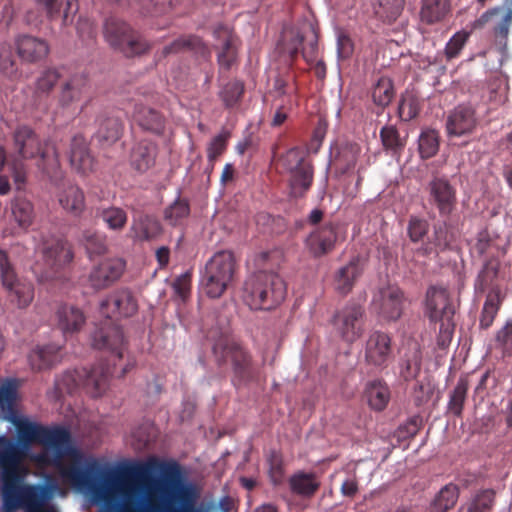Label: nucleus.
<instances>
[{"instance_id":"63","label":"nucleus","mask_w":512,"mask_h":512,"mask_svg":"<svg viewBox=\"0 0 512 512\" xmlns=\"http://www.w3.org/2000/svg\"><path fill=\"white\" fill-rule=\"evenodd\" d=\"M420 426L421 419L418 416H414L399 426L397 430L398 437L400 439L412 438L418 433Z\"/></svg>"},{"instance_id":"33","label":"nucleus","mask_w":512,"mask_h":512,"mask_svg":"<svg viewBox=\"0 0 512 512\" xmlns=\"http://www.w3.org/2000/svg\"><path fill=\"white\" fill-rule=\"evenodd\" d=\"M130 232L135 240L149 241L161 233V224L152 215L139 214L133 218Z\"/></svg>"},{"instance_id":"22","label":"nucleus","mask_w":512,"mask_h":512,"mask_svg":"<svg viewBox=\"0 0 512 512\" xmlns=\"http://www.w3.org/2000/svg\"><path fill=\"white\" fill-rule=\"evenodd\" d=\"M337 228V224L328 222L309 234L306 246L315 257H321L334 249L338 237Z\"/></svg>"},{"instance_id":"47","label":"nucleus","mask_w":512,"mask_h":512,"mask_svg":"<svg viewBox=\"0 0 512 512\" xmlns=\"http://www.w3.org/2000/svg\"><path fill=\"white\" fill-rule=\"evenodd\" d=\"M439 134L434 129L423 130L418 140V150L422 159L435 156L439 150Z\"/></svg>"},{"instance_id":"44","label":"nucleus","mask_w":512,"mask_h":512,"mask_svg":"<svg viewBox=\"0 0 512 512\" xmlns=\"http://www.w3.org/2000/svg\"><path fill=\"white\" fill-rule=\"evenodd\" d=\"M459 488L456 484L449 483L442 487L435 496L430 506V512H448L457 503Z\"/></svg>"},{"instance_id":"3","label":"nucleus","mask_w":512,"mask_h":512,"mask_svg":"<svg viewBox=\"0 0 512 512\" xmlns=\"http://www.w3.org/2000/svg\"><path fill=\"white\" fill-rule=\"evenodd\" d=\"M99 311L107 320L92 336L93 346L111 352L115 359H122L126 347L123 331L115 320L132 317L138 311V303L129 289H119L101 301Z\"/></svg>"},{"instance_id":"30","label":"nucleus","mask_w":512,"mask_h":512,"mask_svg":"<svg viewBox=\"0 0 512 512\" xmlns=\"http://www.w3.org/2000/svg\"><path fill=\"white\" fill-rule=\"evenodd\" d=\"M451 13L450 0H421L419 19L422 24L441 23Z\"/></svg>"},{"instance_id":"34","label":"nucleus","mask_w":512,"mask_h":512,"mask_svg":"<svg viewBox=\"0 0 512 512\" xmlns=\"http://www.w3.org/2000/svg\"><path fill=\"white\" fill-rule=\"evenodd\" d=\"M363 272L359 258H353L348 264L341 267L335 275V288L336 290L346 295L348 294L356 280L360 277Z\"/></svg>"},{"instance_id":"16","label":"nucleus","mask_w":512,"mask_h":512,"mask_svg":"<svg viewBox=\"0 0 512 512\" xmlns=\"http://www.w3.org/2000/svg\"><path fill=\"white\" fill-rule=\"evenodd\" d=\"M496 18V22L492 27V33L497 45L503 49L507 46L510 26L512 25V10L505 9L502 6L491 8L484 12L472 24V29L482 28L486 23Z\"/></svg>"},{"instance_id":"10","label":"nucleus","mask_w":512,"mask_h":512,"mask_svg":"<svg viewBox=\"0 0 512 512\" xmlns=\"http://www.w3.org/2000/svg\"><path fill=\"white\" fill-rule=\"evenodd\" d=\"M279 162L290 173L291 195L304 196L311 188L314 178L313 165L306 152L298 147L291 148L281 156Z\"/></svg>"},{"instance_id":"18","label":"nucleus","mask_w":512,"mask_h":512,"mask_svg":"<svg viewBox=\"0 0 512 512\" xmlns=\"http://www.w3.org/2000/svg\"><path fill=\"white\" fill-rule=\"evenodd\" d=\"M478 120L475 109L470 105L456 106L447 116L446 130L449 136L461 137L472 134Z\"/></svg>"},{"instance_id":"53","label":"nucleus","mask_w":512,"mask_h":512,"mask_svg":"<svg viewBox=\"0 0 512 512\" xmlns=\"http://www.w3.org/2000/svg\"><path fill=\"white\" fill-rule=\"evenodd\" d=\"M82 242L90 257L103 255L107 251L106 236L92 231H84Z\"/></svg>"},{"instance_id":"57","label":"nucleus","mask_w":512,"mask_h":512,"mask_svg":"<svg viewBox=\"0 0 512 512\" xmlns=\"http://www.w3.org/2000/svg\"><path fill=\"white\" fill-rule=\"evenodd\" d=\"M429 230V223L426 219L417 216H411L408 221L407 234L409 239L417 243L422 241Z\"/></svg>"},{"instance_id":"4","label":"nucleus","mask_w":512,"mask_h":512,"mask_svg":"<svg viewBox=\"0 0 512 512\" xmlns=\"http://www.w3.org/2000/svg\"><path fill=\"white\" fill-rule=\"evenodd\" d=\"M287 286L277 273L260 271L243 285L242 300L251 310H273L286 298Z\"/></svg>"},{"instance_id":"40","label":"nucleus","mask_w":512,"mask_h":512,"mask_svg":"<svg viewBox=\"0 0 512 512\" xmlns=\"http://www.w3.org/2000/svg\"><path fill=\"white\" fill-rule=\"evenodd\" d=\"M405 0H374L373 12L383 23L392 24L402 14Z\"/></svg>"},{"instance_id":"13","label":"nucleus","mask_w":512,"mask_h":512,"mask_svg":"<svg viewBox=\"0 0 512 512\" xmlns=\"http://www.w3.org/2000/svg\"><path fill=\"white\" fill-rule=\"evenodd\" d=\"M405 300L404 292L399 287L388 285L374 294L371 307L381 320L395 322L403 314Z\"/></svg>"},{"instance_id":"59","label":"nucleus","mask_w":512,"mask_h":512,"mask_svg":"<svg viewBox=\"0 0 512 512\" xmlns=\"http://www.w3.org/2000/svg\"><path fill=\"white\" fill-rule=\"evenodd\" d=\"M228 137V134H219L210 142L207 149V157L211 164V169H213L216 159L225 151Z\"/></svg>"},{"instance_id":"37","label":"nucleus","mask_w":512,"mask_h":512,"mask_svg":"<svg viewBox=\"0 0 512 512\" xmlns=\"http://www.w3.org/2000/svg\"><path fill=\"white\" fill-rule=\"evenodd\" d=\"M289 487L293 494L311 498L320 488V481L315 473L298 471L289 478Z\"/></svg>"},{"instance_id":"38","label":"nucleus","mask_w":512,"mask_h":512,"mask_svg":"<svg viewBox=\"0 0 512 512\" xmlns=\"http://www.w3.org/2000/svg\"><path fill=\"white\" fill-rule=\"evenodd\" d=\"M18 388L19 380L16 378H6L0 384V410L6 420L18 413L16 409Z\"/></svg>"},{"instance_id":"50","label":"nucleus","mask_w":512,"mask_h":512,"mask_svg":"<svg viewBox=\"0 0 512 512\" xmlns=\"http://www.w3.org/2000/svg\"><path fill=\"white\" fill-rule=\"evenodd\" d=\"M395 91L393 82L388 77H380L372 91V98L376 105L384 108L394 98Z\"/></svg>"},{"instance_id":"58","label":"nucleus","mask_w":512,"mask_h":512,"mask_svg":"<svg viewBox=\"0 0 512 512\" xmlns=\"http://www.w3.org/2000/svg\"><path fill=\"white\" fill-rule=\"evenodd\" d=\"M419 103L414 96L403 97L398 105V114L401 120L410 121L419 113Z\"/></svg>"},{"instance_id":"19","label":"nucleus","mask_w":512,"mask_h":512,"mask_svg":"<svg viewBox=\"0 0 512 512\" xmlns=\"http://www.w3.org/2000/svg\"><path fill=\"white\" fill-rule=\"evenodd\" d=\"M430 202L434 204L441 216H449L455 209L456 189L443 177H435L428 184Z\"/></svg>"},{"instance_id":"17","label":"nucleus","mask_w":512,"mask_h":512,"mask_svg":"<svg viewBox=\"0 0 512 512\" xmlns=\"http://www.w3.org/2000/svg\"><path fill=\"white\" fill-rule=\"evenodd\" d=\"M125 262L120 258H109L95 265L89 274V283L95 290L113 285L123 274Z\"/></svg>"},{"instance_id":"2","label":"nucleus","mask_w":512,"mask_h":512,"mask_svg":"<svg viewBox=\"0 0 512 512\" xmlns=\"http://www.w3.org/2000/svg\"><path fill=\"white\" fill-rule=\"evenodd\" d=\"M12 140L13 152L10 155H7L5 148L0 146V172L7 165L18 190L26 183L27 169L24 160L36 157L38 168L51 182L57 184L63 179L59 153L52 141H42L37 133L26 125L15 129Z\"/></svg>"},{"instance_id":"29","label":"nucleus","mask_w":512,"mask_h":512,"mask_svg":"<svg viewBox=\"0 0 512 512\" xmlns=\"http://www.w3.org/2000/svg\"><path fill=\"white\" fill-rule=\"evenodd\" d=\"M57 326L64 335L79 332L86 322L84 312L73 305H61L56 312Z\"/></svg>"},{"instance_id":"32","label":"nucleus","mask_w":512,"mask_h":512,"mask_svg":"<svg viewBox=\"0 0 512 512\" xmlns=\"http://www.w3.org/2000/svg\"><path fill=\"white\" fill-rule=\"evenodd\" d=\"M62 357L61 346L48 344L34 349L29 355V362L34 370H43L60 363Z\"/></svg>"},{"instance_id":"56","label":"nucleus","mask_w":512,"mask_h":512,"mask_svg":"<svg viewBox=\"0 0 512 512\" xmlns=\"http://www.w3.org/2000/svg\"><path fill=\"white\" fill-rule=\"evenodd\" d=\"M380 138L386 150L397 152L404 148V142L400 139L399 132L396 127L386 125L380 130Z\"/></svg>"},{"instance_id":"12","label":"nucleus","mask_w":512,"mask_h":512,"mask_svg":"<svg viewBox=\"0 0 512 512\" xmlns=\"http://www.w3.org/2000/svg\"><path fill=\"white\" fill-rule=\"evenodd\" d=\"M394 358L393 340L389 333L374 330L366 339L364 346V360L368 366L383 370L387 368Z\"/></svg>"},{"instance_id":"62","label":"nucleus","mask_w":512,"mask_h":512,"mask_svg":"<svg viewBox=\"0 0 512 512\" xmlns=\"http://www.w3.org/2000/svg\"><path fill=\"white\" fill-rule=\"evenodd\" d=\"M170 0H145L141 4V12L146 15L157 16L170 9Z\"/></svg>"},{"instance_id":"5","label":"nucleus","mask_w":512,"mask_h":512,"mask_svg":"<svg viewBox=\"0 0 512 512\" xmlns=\"http://www.w3.org/2000/svg\"><path fill=\"white\" fill-rule=\"evenodd\" d=\"M212 351L219 366L230 363L231 383L236 389L246 388L260 380L261 368L251 353L239 344L221 338L213 345Z\"/></svg>"},{"instance_id":"46","label":"nucleus","mask_w":512,"mask_h":512,"mask_svg":"<svg viewBox=\"0 0 512 512\" xmlns=\"http://www.w3.org/2000/svg\"><path fill=\"white\" fill-rule=\"evenodd\" d=\"M469 389L467 377H460L455 388L450 394L448 410L456 417H461Z\"/></svg>"},{"instance_id":"42","label":"nucleus","mask_w":512,"mask_h":512,"mask_svg":"<svg viewBox=\"0 0 512 512\" xmlns=\"http://www.w3.org/2000/svg\"><path fill=\"white\" fill-rule=\"evenodd\" d=\"M504 294L502 292H498L497 289L493 291H489L486 295V300L484 302L479 326L482 329H488L493 324L501 306L504 301Z\"/></svg>"},{"instance_id":"9","label":"nucleus","mask_w":512,"mask_h":512,"mask_svg":"<svg viewBox=\"0 0 512 512\" xmlns=\"http://www.w3.org/2000/svg\"><path fill=\"white\" fill-rule=\"evenodd\" d=\"M103 33L108 44L126 57L141 55L150 49L149 43L140 34L117 17L106 19Z\"/></svg>"},{"instance_id":"26","label":"nucleus","mask_w":512,"mask_h":512,"mask_svg":"<svg viewBox=\"0 0 512 512\" xmlns=\"http://www.w3.org/2000/svg\"><path fill=\"white\" fill-rule=\"evenodd\" d=\"M16 50L22 61L35 63L44 59L49 53L48 43L31 35H20L16 41Z\"/></svg>"},{"instance_id":"25","label":"nucleus","mask_w":512,"mask_h":512,"mask_svg":"<svg viewBox=\"0 0 512 512\" xmlns=\"http://www.w3.org/2000/svg\"><path fill=\"white\" fill-rule=\"evenodd\" d=\"M133 121L144 131L155 135H162L165 131V116L150 106L136 103L132 114Z\"/></svg>"},{"instance_id":"61","label":"nucleus","mask_w":512,"mask_h":512,"mask_svg":"<svg viewBox=\"0 0 512 512\" xmlns=\"http://www.w3.org/2000/svg\"><path fill=\"white\" fill-rule=\"evenodd\" d=\"M76 30L78 37L85 44H89L90 42H92L97 34L94 23L88 18L80 17L76 25Z\"/></svg>"},{"instance_id":"14","label":"nucleus","mask_w":512,"mask_h":512,"mask_svg":"<svg viewBox=\"0 0 512 512\" xmlns=\"http://www.w3.org/2000/svg\"><path fill=\"white\" fill-rule=\"evenodd\" d=\"M363 316L364 309L361 305L349 303L334 314L332 325L343 341L354 343L362 335Z\"/></svg>"},{"instance_id":"35","label":"nucleus","mask_w":512,"mask_h":512,"mask_svg":"<svg viewBox=\"0 0 512 512\" xmlns=\"http://www.w3.org/2000/svg\"><path fill=\"white\" fill-rule=\"evenodd\" d=\"M390 389L380 379L369 381L364 389V397L368 405L375 411H383L390 401Z\"/></svg>"},{"instance_id":"41","label":"nucleus","mask_w":512,"mask_h":512,"mask_svg":"<svg viewBox=\"0 0 512 512\" xmlns=\"http://www.w3.org/2000/svg\"><path fill=\"white\" fill-rule=\"evenodd\" d=\"M123 124L117 117H106L100 120L95 138L103 146H109L118 141L122 135Z\"/></svg>"},{"instance_id":"23","label":"nucleus","mask_w":512,"mask_h":512,"mask_svg":"<svg viewBox=\"0 0 512 512\" xmlns=\"http://www.w3.org/2000/svg\"><path fill=\"white\" fill-rule=\"evenodd\" d=\"M56 199L61 208L71 216L79 217L85 211V194L76 184L69 182L59 186Z\"/></svg>"},{"instance_id":"27","label":"nucleus","mask_w":512,"mask_h":512,"mask_svg":"<svg viewBox=\"0 0 512 512\" xmlns=\"http://www.w3.org/2000/svg\"><path fill=\"white\" fill-rule=\"evenodd\" d=\"M88 90V79L83 74L72 75L64 81L58 93V103L66 108L82 99Z\"/></svg>"},{"instance_id":"43","label":"nucleus","mask_w":512,"mask_h":512,"mask_svg":"<svg viewBox=\"0 0 512 512\" xmlns=\"http://www.w3.org/2000/svg\"><path fill=\"white\" fill-rule=\"evenodd\" d=\"M206 47L202 39L195 35L180 37L174 40L171 44L165 46L162 50V55L168 56L170 54H178L186 51H193L195 53H206Z\"/></svg>"},{"instance_id":"24","label":"nucleus","mask_w":512,"mask_h":512,"mask_svg":"<svg viewBox=\"0 0 512 512\" xmlns=\"http://www.w3.org/2000/svg\"><path fill=\"white\" fill-rule=\"evenodd\" d=\"M158 145L148 139L135 143L130 151L129 163L138 173H145L156 163Z\"/></svg>"},{"instance_id":"21","label":"nucleus","mask_w":512,"mask_h":512,"mask_svg":"<svg viewBox=\"0 0 512 512\" xmlns=\"http://www.w3.org/2000/svg\"><path fill=\"white\" fill-rule=\"evenodd\" d=\"M306 62L312 63L316 60L318 51V34L314 27L310 26L305 33L297 32L285 46L291 63L298 57L299 51Z\"/></svg>"},{"instance_id":"11","label":"nucleus","mask_w":512,"mask_h":512,"mask_svg":"<svg viewBox=\"0 0 512 512\" xmlns=\"http://www.w3.org/2000/svg\"><path fill=\"white\" fill-rule=\"evenodd\" d=\"M0 279L11 302L21 309L31 304L34 299L33 284L18 278L15 267L4 250H0Z\"/></svg>"},{"instance_id":"55","label":"nucleus","mask_w":512,"mask_h":512,"mask_svg":"<svg viewBox=\"0 0 512 512\" xmlns=\"http://www.w3.org/2000/svg\"><path fill=\"white\" fill-rule=\"evenodd\" d=\"M495 500L493 489L478 491L471 499L467 512H488L492 509Z\"/></svg>"},{"instance_id":"52","label":"nucleus","mask_w":512,"mask_h":512,"mask_svg":"<svg viewBox=\"0 0 512 512\" xmlns=\"http://www.w3.org/2000/svg\"><path fill=\"white\" fill-rule=\"evenodd\" d=\"M12 213L21 227H28L34 218L33 204L24 198H16L12 205Z\"/></svg>"},{"instance_id":"54","label":"nucleus","mask_w":512,"mask_h":512,"mask_svg":"<svg viewBox=\"0 0 512 512\" xmlns=\"http://www.w3.org/2000/svg\"><path fill=\"white\" fill-rule=\"evenodd\" d=\"M190 207L187 200L177 199L165 209L164 218L172 226H177L188 217Z\"/></svg>"},{"instance_id":"60","label":"nucleus","mask_w":512,"mask_h":512,"mask_svg":"<svg viewBox=\"0 0 512 512\" xmlns=\"http://www.w3.org/2000/svg\"><path fill=\"white\" fill-rule=\"evenodd\" d=\"M438 322L440 323V327L437 336V345L444 349L450 344L452 340L455 323L453 319H445Z\"/></svg>"},{"instance_id":"8","label":"nucleus","mask_w":512,"mask_h":512,"mask_svg":"<svg viewBox=\"0 0 512 512\" xmlns=\"http://www.w3.org/2000/svg\"><path fill=\"white\" fill-rule=\"evenodd\" d=\"M236 261L231 251H219L206 263L203 276L204 291L210 298H219L232 282Z\"/></svg>"},{"instance_id":"45","label":"nucleus","mask_w":512,"mask_h":512,"mask_svg":"<svg viewBox=\"0 0 512 512\" xmlns=\"http://www.w3.org/2000/svg\"><path fill=\"white\" fill-rule=\"evenodd\" d=\"M245 92V85L242 81L234 79L226 83L218 95L225 108H234L240 104Z\"/></svg>"},{"instance_id":"6","label":"nucleus","mask_w":512,"mask_h":512,"mask_svg":"<svg viewBox=\"0 0 512 512\" xmlns=\"http://www.w3.org/2000/svg\"><path fill=\"white\" fill-rule=\"evenodd\" d=\"M109 362H99L90 369L66 371L55 381V388L59 394H72L82 386L92 397H100L108 388L110 377L115 373Z\"/></svg>"},{"instance_id":"7","label":"nucleus","mask_w":512,"mask_h":512,"mask_svg":"<svg viewBox=\"0 0 512 512\" xmlns=\"http://www.w3.org/2000/svg\"><path fill=\"white\" fill-rule=\"evenodd\" d=\"M37 251L42 256L43 268L36 264L33 271L40 282L60 279L62 271L74 258L68 242L53 235H43Z\"/></svg>"},{"instance_id":"48","label":"nucleus","mask_w":512,"mask_h":512,"mask_svg":"<svg viewBox=\"0 0 512 512\" xmlns=\"http://www.w3.org/2000/svg\"><path fill=\"white\" fill-rule=\"evenodd\" d=\"M98 215L107 227L114 231H121L128 219L126 211L115 206L100 209Z\"/></svg>"},{"instance_id":"49","label":"nucleus","mask_w":512,"mask_h":512,"mask_svg":"<svg viewBox=\"0 0 512 512\" xmlns=\"http://www.w3.org/2000/svg\"><path fill=\"white\" fill-rule=\"evenodd\" d=\"M60 79V74L56 69H47L37 78L34 90V98L40 101L53 90Z\"/></svg>"},{"instance_id":"39","label":"nucleus","mask_w":512,"mask_h":512,"mask_svg":"<svg viewBox=\"0 0 512 512\" xmlns=\"http://www.w3.org/2000/svg\"><path fill=\"white\" fill-rule=\"evenodd\" d=\"M499 274V264L496 261H487L479 272L475 282L474 291L476 294L484 293L485 291H493L497 289L502 292L499 284L497 283Z\"/></svg>"},{"instance_id":"28","label":"nucleus","mask_w":512,"mask_h":512,"mask_svg":"<svg viewBox=\"0 0 512 512\" xmlns=\"http://www.w3.org/2000/svg\"><path fill=\"white\" fill-rule=\"evenodd\" d=\"M70 164L78 173L86 174L93 169L94 158L92 157L88 143L82 135L72 138L69 151Z\"/></svg>"},{"instance_id":"51","label":"nucleus","mask_w":512,"mask_h":512,"mask_svg":"<svg viewBox=\"0 0 512 512\" xmlns=\"http://www.w3.org/2000/svg\"><path fill=\"white\" fill-rule=\"evenodd\" d=\"M472 31L460 30L452 35L444 48V56L447 61L458 58L462 49L468 42Z\"/></svg>"},{"instance_id":"31","label":"nucleus","mask_w":512,"mask_h":512,"mask_svg":"<svg viewBox=\"0 0 512 512\" xmlns=\"http://www.w3.org/2000/svg\"><path fill=\"white\" fill-rule=\"evenodd\" d=\"M422 352L421 347L416 341L407 343L406 351L400 360V376L405 381L415 379L421 370Z\"/></svg>"},{"instance_id":"1","label":"nucleus","mask_w":512,"mask_h":512,"mask_svg":"<svg viewBox=\"0 0 512 512\" xmlns=\"http://www.w3.org/2000/svg\"><path fill=\"white\" fill-rule=\"evenodd\" d=\"M16 429L18 441L0 435V498L1 512H58L51 504L53 487L41 483H27V469L23 462L26 450L33 444L43 447L33 456L41 467L54 468L60 477L78 490H100V481L109 483L110 472H105L99 461L87 456L74 442L71 432L63 426L47 427L18 413L8 420Z\"/></svg>"},{"instance_id":"36","label":"nucleus","mask_w":512,"mask_h":512,"mask_svg":"<svg viewBox=\"0 0 512 512\" xmlns=\"http://www.w3.org/2000/svg\"><path fill=\"white\" fill-rule=\"evenodd\" d=\"M452 242V236L445 225L434 227L431 238L416 250V254L423 257H429L432 254L438 255L439 252L448 249Z\"/></svg>"},{"instance_id":"15","label":"nucleus","mask_w":512,"mask_h":512,"mask_svg":"<svg viewBox=\"0 0 512 512\" xmlns=\"http://www.w3.org/2000/svg\"><path fill=\"white\" fill-rule=\"evenodd\" d=\"M425 313L431 322L453 319L455 307L447 289L430 286L426 292Z\"/></svg>"},{"instance_id":"20","label":"nucleus","mask_w":512,"mask_h":512,"mask_svg":"<svg viewBox=\"0 0 512 512\" xmlns=\"http://www.w3.org/2000/svg\"><path fill=\"white\" fill-rule=\"evenodd\" d=\"M213 35L218 42L215 46L219 50L217 55L218 64L221 68L229 70L237 59L238 38L225 25L215 27Z\"/></svg>"},{"instance_id":"64","label":"nucleus","mask_w":512,"mask_h":512,"mask_svg":"<svg viewBox=\"0 0 512 512\" xmlns=\"http://www.w3.org/2000/svg\"><path fill=\"white\" fill-rule=\"evenodd\" d=\"M496 341L503 348L504 352L512 354V321H508L506 325L498 331Z\"/></svg>"}]
</instances>
